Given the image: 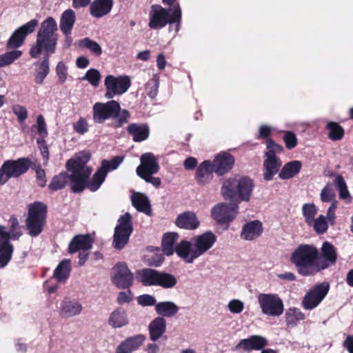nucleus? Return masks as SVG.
<instances>
[{
    "mask_svg": "<svg viewBox=\"0 0 353 353\" xmlns=\"http://www.w3.org/2000/svg\"><path fill=\"white\" fill-rule=\"evenodd\" d=\"M57 24L52 17L47 18L41 24L37 34L44 36L57 37L56 33Z\"/></svg>",
    "mask_w": 353,
    "mask_h": 353,
    "instance_id": "a19ab883",
    "label": "nucleus"
},
{
    "mask_svg": "<svg viewBox=\"0 0 353 353\" xmlns=\"http://www.w3.org/2000/svg\"><path fill=\"white\" fill-rule=\"evenodd\" d=\"M133 299L132 293L130 290L121 292L117 296V302L119 304L130 303Z\"/></svg>",
    "mask_w": 353,
    "mask_h": 353,
    "instance_id": "338daca9",
    "label": "nucleus"
},
{
    "mask_svg": "<svg viewBox=\"0 0 353 353\" xmlns=\"http://www.w3.org/2000/svg\"><path fill=\"white\" fill-rule=\"evenodd\" d=\"M267 149L265 153L266 159L263 162V179L265 181H271L282 165V161L276 154L283 151V147L276 143L272 139H268Z\"/></svg>",
    "mask_w": 353,
    "mask_h": 353,
    "instance_id": "423d86ee",
    "label": "nucleus"
},
{
    "mask_svg": "<svg viewBox=\"0 0 353 353\" xmlns=\"http://www.w3.org/2000/svg\"><path fill=\"white\" fill-rule=\"evenodd\" d=\"M145 339V338L143 334L130 336L118 345L116 353H132L141 346Z\"/></svg>",
    "mask_w": 353,
    "mask_h": 353,
    "instance_id": "a878e982",
    "label": "nucleus"
},
{
    "mask_svg": "<svg viewBox=\"0 0 353 353\" xmlns=\"http://www.w3.org/2000/svg\"><path fill=\"white\" fill-rule=\"evenodd\" d=\"M329 285L322 283L314 286L304 296L302 305L305 310H311L316 307L326 296Z\"/></svg>",
    "mask_w": 353,
    "mask_h": 353,
    "instance_id": "ddd939ff",
    "label": "nucleus"
},
{
    "mask_svg": "<svg viewBox=\"0 0 353 353\" xmlns=\"http://www.w3.org/2000/svg\"><path fill=\"white\" fill-rule=\"evenodd\" d=\"M234 164V158L227 152L216 154L212 163L214 172L218 175H223L228 172Z\"/></svg>",
    "mask_w": 353,
    "mask_h": 353,
    "instance_id": "6ab92c4d",
    "label": "nucleus"
},
{
    "mask_svg": "<svg viewBox=\"0 0 353 353\" xmlns=\"http://www.w3.org/2000/svg\"><path fill=\"white\" fill-rule=\"evenodd\" d=\"M166 328L165 320L159 316L155 318L149 325L150 339L155 341L165 332Z\"/></svg>",
    "mask_w": 353,
    "mask_h": 353,
    "instance_id": "7c9ffc66",
    "label": "nucleus"
},
{
    "mask_svg": "<svg viewBox=\"0 0 353 353\" xmlns=\"http://www.w3.org/2000/svg\"><path fill=\"white\" fill-rule=\"evenodd\" d=\"M79 46L81 47L88 49L92 53L96 56H100L102 53L101 46L94 41L89 38H85L80 41Z\"/></svg>",
    "mask_w": 353,
    "mask_h": 353,
    "instance_id": "3c124183",
    "label": "nucleus"
},
{
    "mask_svg": "<svg viewBox=\"0 0 353 353\" xmlns=\"http://www.w3.org/2000/svg\"><path fill=\"white\" fill-rule=\"evenodd\" d=\"M179 238L176 232H168L165 234L162 239V249L165 254L170 256L175 251L174 245Z\"/></svg>",
    "mask_w": 353,
    "mask_h": 353,
    "instance_id": "58836bf2",
    "label": "nucleus"
},
{
    "mask_svg": "<svg viewBox=\"0 0 353 353\" xmlns=\"http://www.w3.org/2000/svg\"><path fill=\"white\" fill-rule=\"evenodd\" d=\"M37 128L39 134L41 136L40 139L45 138L48 136L47 125L42 115H39L37 118Z\"/></svg>",
    "mask_w": 353,
    "mask_h": 353,
    "instance_id": "052dcab7",
    "label": "nucleus"
},
{
    "mask_svg": "<svg viewBox=\"0 0 353 353\" xmlns=\"http://www.w3.org/2000/svg\"><path fill=\"white\" fill-rule=\"evenodd\" d=\"M104 84L106 88L105 97L110 99L116 95L126 92L130 87L131 81L128 76L114 77L110 74L105 77Z\"/></svg>",
    "mask_w": 353,
    "mask_h": 353,
    "instance_id": "9b49d317",
    "label": "nucleus"
},
{
    "mask_svg": "<svg viewBox=\"0 0 353 353\" xmlns=\"http://www.w3.org/2000/svg\"><path fill=\"white\" fill-rule=\"evenodd\" d=\"M12 110L17 117L19 122H23L28 118V111L24 106L21 105H14L12 107Z\"/></svg>",
    "mask_w": 353,
    "mask_h": 353,
    "instance_id": "bf43d9fd",
    "label": "nucleus"
},
{
    "mask_svg": "<svg viewBox=\"0 0 353 353\" xmlns=\"http://www.w3.org/2000/svg\"><path fill=\"white\" fill-rule=\"evenodd\" d=\"M318 211V208L313 203H305L302 207L303 215L305 218V223L309 225L314 220Z\"/></svg>",
    "mask_w": 353,
    "mask_h": 353,
    "instance_id": "8fccbe9b",
    "label": "nucleus"
},
{
    "mask_svg": "<svg viewBox=\"0 0 353 353\" xmlns=\"http://www.w3.org/2000/svg\"><path fill=\"white\" fill-rule=\"evenodd\" d=\"M213 167L212 162L205 160L199 164L195 174L196 183L201 185L208 184L213 179Z\"/></svg>",
    "mask_w": 353,
    "mask_h": 353,
    "instance_id": "393cba45",
    "label": "nucleus"
},
{
    "mask_svg": "<svg viewBox=\"0 0 353 353\" xmlns=\"http://www.w3.org/2000/svg\"><path fill=\"white\" fill-rule=\"evenodd\" d=\"M128 132L136 142L145 140L149 136V128L145 124L131 123L128 126Z\"/></svg>",
    "mask_w": 353,
    "mask_h": 353,
    "instance_id": "473e14b6",
    "label": "nucleus"
},
{
    "mask_svg": "<svg viewBox=\"0 0 353 353\" xmlns=\"http://www.w3.org/2000/svg\"><path fill=\"white\" fill-rule=\"evenodd\" d=\"M285 318L288 325L294 327L299 321L304 319L305 315L299 309L290 307L285 312Z\"/></svg>",
    "mask_w": 353,
    "mask_h": 353,
    "instance_id": "a18cd8bd",
    "label": "nucleus"
},
{
    "mask_svg": "<svg viewBox=\"0 0 353 353\" xmlns=\"http://www.w3.org/2000/svg\"><path fill=\"white\" fill-rule=\"evenodd\" d=\"M112 5V0H95L90 5V14L96 18L102 17L110 12Z\"/></svg>",
    "mask_w": 353,
    "mask_h": 353,
    "instance_id": "c85d7f7f",
    "label": "nucleus"
},
{
    "mask_svg": "<svg viewBox=\"0 0 353 353\" xmlns=\"http://www.w3.org/2000/svg\"><path fill=\"white\" fill-rule=\"evenodd\" d=\"M92 243L90 235H77L70 243L69 252L74 253L79 250L88 251L92 248Z\"/></svg>",
    "mask_w": 353,
    "mask_h": 353,
    "instance_id": "cd10ccee",
    "label": "nucleus"
},
{
    "mask_svg": "<svg viewBox=\"0 0 353 353\" xmlns=\"http://www.w3.org/2000/svg\"><path fill=\"white\" fill-rule=\"evenodd\" d=\"M157 286L163 288H172L176 284V279L172 274L159 272Z\"/></svg>",
    "mask_w": 353,
    "mask_h": 353,
    "instance_id": "09e8293b",
    "label": "nucleus"
},
{
    "mask_svg": "<svg viewBox=\"0 0 353 353\" xmlns=\"http://www.w3.org/2000/svg\"><path fill=\"white\" fill-rule=\"evenodd\" d=\"M216 236L211 232H206L192 239L198 257L208 252L216 242Z\"/></svg>",
    "mask_w": 353,
    "mask_h": 353,
    "instance_id": "412c9836",
    "label": "nucleus"
},
{
    "mask_svg": "<svg viewBox=\"0 0 353 353\" xmlns=\"http://www.w3.org/2000/svg\"><path fill=\"white\" fill-rule=\"evenodd\" d=\"M93 120L97 123H102L105 120L115 117L121 110L120 105L116 101L106 103H96L92 108Z\"/></svg>",
    "mask_w": 353,
    "mask_h": 353,
    "instance_id": "f8f14e48",
    "label": "nucleus"
},
{
    "mask_svg": "<svg viewBox=\"0 0 353 353\" xmlns=\"http://www.w3.org/2000/svg\"><path fill=\"white\" fill-rule=\"evenodd\" d=\"M9 223L11 225V230L9 232L11 238L14 240L18 239L21 235V233L19 230L17 219L16 218L11 217L9 220Z\"/></svg>",
    "mask_w": 353,
    "mask_h": 353,
    "instance_id": "680f3d73",
    "label": "nucleus"
},
{
    "mask_svg": "<svg viewBox=\"0 0 353 353\" xmlns=\"http://www.w3.org/2000/svg\"><path fill=\"white\" fill-rule=\"evenodd\" d=\"M22 55V51L14 50L8 51L0 54V68H3L13 63L16 60L19 59Z\"/></svg>",
    "mask_w": 353,
    "mask_h": 353,
    "instance_id": "49530a36",
    "label": "nucleus"
},
{
    "mask_svg": "<svg viewBox=\"0 0 353 353\" xmlns=\"http://www.w3.org/2000/svg\"><path fill=\"white\" fill-rule=\"evenodd\" d=\"M253 188V182L248 177L229 178L223 182L221 193L225 199L239 204L250 201Z\"/></svg>",
    "mask_w": 353,
    "mask_h": 353,
    "instance_id": "7ed1b4c3",
    "label": "nucleus"
},
{
    "mask_svg": "<svg viewBox=\"0 0 353 353\" xmlns=\"http://www.w3.org/2000/svg\"><path fill=\"white\" fill-rule=\"evenodd\" d=\"M138 303L142 306H152L156 305V299L150 294H143L138 297Z\"/></svg>",
    "mask_w": 353,
    "mask_h": 353,
    "instance_id": "69168bd1",
    "label": "nucleus"
},
{
    "mask_svg": "<svg viewBox=\"0 0 353 353\" xmlns=\"http://www.w3.org/2000/svg\"><path fill=\"white\" fill-rule=\"evenodd\" d=\"M328 137L332 141L341 140L344 136L343 128L336 122H328L327 124Z\"/></svg>",
    "mask_w": 353,
    "mask_h": 353,
    "instance_id": "de8ad7c7",
    "label": "nucleus"
},
{
    "mask_svg": "<svg viewBox=\"0 0 353 353\" xmlns=\"http://www.w3.org/2000/svg\"><path fill=\"white\" fill-rule=\"evenodd\" d=\"M30 163L26 158L6 161L0 168V185L5 184L10 178L18 177L26 172Z\"/></svg>",
    "mask_w": 353,
    "mask_h": 353,
    "instance_id": "6e6552de",
    "label": "nucleus"
},
{
    "mask_svg": "<svg viewBox=\"0 0 353 353\" xmlns=\"http://www.w3.org/2000/svg\"><path fill=\"white\" fill-rule=\"evenodd\" d=\"M309 226H312L314 230L319 234H324L328 228L326 218L323 215H320L317 219H314Z\"/></svg>",
    "mask_w": 353,
    "mask_h": 353,
    "instance_id": "603ef678",
    "label": "nucleus"
},
{
    "mask_svg": "<svg viewBox=\"0 0 353 353\" xmlns=\"http://www.w3.org/2000/svg\"><path fill=\"white\" fill-rule=\"evenodd\" d=\"M74 130L79 134H84L88 131V125L86 120L83 118H80L74 124Z\"/></svg>",
    "mask_w": 353,
    "mask_h": 353,
    "instance_id": "e2e57ef3",
    "label": "nucleus"
},
{
    "mask_svg": "<svg viewBox=\"0 0 353 353\" xmlns=\"http://www.w3.org/2000/svg\"><path fill=\"white\" fill-rule=\"evenodd\" d=\"M132 203L139 212L149 215L151 213V208L148 197L142 193H134L132 195Z\"/></svg>",
    "mask_w": 353,
    "mask_h": 353,
    "instance_id": "c9c22d12",
    "label": "nucleus"
},
{
    "mask_svg": "<svg viewBox=\"0 0 353 353\" xmlns=\"http://www.w3.org/2000/svg\"><path fill=\"white\" fill-rule=\"evenodd\" d=\"M50 72L49 57L47 55L35 70V81L41 85Z\"/></svg>",
    "mask_w": 353,
    "mask_h": 353,
    "instance_id": "37998d69",
    "label": "nucleus"
},
{
    "mask_svg": "<svg viewBox=\"0 0 353 353\" xmlns=\"http://www.w3.org/2000/svg\"><path fill=\"white\" fill-rule=\"evenodd\" d=\"M179 307L172 301L159 302L155 305L156 312L163 316L172 317L179 312Z\"/></svg>",
    "mask_w": 353,
    "mask_h": 353,
    "instance_id": "4c0bfd02",
    "label": "nucleus"
},
{
    "mask_svg": "<svg viewBox=\"0 0 353 353\" xmlns=\"http://www.w3.org/2000/svg\"><path fill=\"white\" fill-rule=\"evenodd\" d=\"M177 227L185 230H195L199 225L196 214L192 212H185L180 214L175 221Z\"/></svg>",
    "mask_w": 353,
    "mask_h": 353,
    "instance_id": "bb28decb",
    "label": "nucleus"
},
{
    "mask_svg": "<svg viewBox=\"0 0 353 353\" xmlns=\"http://www.w3.org/2000/svg\"><path fill=\"white\" fill-rule=\"evenodd\" d=\"M141 165L137 168L139 176L144 174H156L159 169L157 159L152 153H145L141 157Z\"/></svg>",
    "mask_w": 353,
    "mask_h": 353,
    "instance_id": "aec40b11",
    "label": "nucleus"
},
{
    "mask_svg": "<svg viewBox=\"0 0 353 353\" xmlns=\"http://www.w3.org/2000/svg\"><path fill=\"white\" fill-rule=\"evenodd\" d=\"M90 159V154L88 152L82 151L77 153L72 159L66 163L70 175L65 173H61L55 176L49 185L52 190H58L65 187L68 179H70V188L74 192H80L87 187L88 179L92 173V168L87 165Z\"/></svg>",
    "mask_w": 353,
    "mask_h": 353,
    "instance_id": "f257e3e1",
    "label": "nucleus"
},
{
    "mask_svg": "<svg viewBox=\"0 0 353 353\" xmlns=\"http://www.w3.org/2000/svg\"><path fill=\"white\" fill-rule=\"evenodd\" d=\"M283 140L288 149L294 148L297 144V139L295 134L289 131L285 132Z\"/></svg>",
    "mask_w": 353,
    "mask_h": 353,
    "instance_id": "0e129e2a",
    "label": "nucleus"
},
{
    "mask_svg": "<svg viewBox=\"0 0 353 353\" xmlns=\"http://www.w3.org/2000/svg\"><path fill=\"white\" fill-rule=\"evenodd\" d=\"M335 198V194L332 189V186L331 184H327L324 188L322 190L321 193V199L323 202H330L334 201Z\"/></svg>",
    "mask_w": 353,
    "mask_h": 353,
    "instance_id": "4d7b16f0",
    "label": "nucleus"
},
{
    "mask_svg": "<svg viewBox=\"0 0 353 353\" xmlns=\"http://www.w3.org/2000/svg\"><path fill=\"white\" fill-rule=\"evenodd\" d=\"M132 216L126 212L118 219V224L114 228L112 245L117 250L123 249L129 241L133 231Z\"/></svg>",
    "mask_w": 353,
    "mask_h": 353,
    "instance_id": "0eeeda50",
    "label": "nucleus"
},
{
    "mask_svg": "<svg viewBox=\"0 0 353 353\" xmlns=\"http://www.w3.org/2000/svg\"><path fill=\"white\" fill-rule=\"evenodd\" d=\"M159 84V78L155 75L145 84V92L151 99H154L157 95Z\"/></svg>",
    "mask_w": 353,
    "mask_h": 353,
    "instance_id": "864d4df0",
    "label": "nucleus"
},
{
    "mask_svg": "<svg viewBox=\"0 0 353 353\" xmlns=\"http://www.w3.org/2000/svg\"><path fill=\"white\" fill-rule=\"evenodd\" d=\"M37 25L38 21L37 19H32L19 28L9 39L7 48H17L19 47L23 43L26 37L29 33L33 32Z\"/></svg>",
    "mask_w": 353,
    "mask_h": 353,
    "instance_id": "f3484780",
    "label": "nucleus"
},
{
    "mask_svg": "<svg viewBox=\"0 0 353 353\" xmlns=\"http://www.w3.org/2000/svg\"><path fill=\"white\" fill-rule=\"evenodd\" d=\"M334 183L338 188L339 198L342 200H346L347 203H350L352 200L351 195L343 177L337 174L334 179Z\"/></svg>",
    "mask_w": 353,
    "mask_h": 353,
    "instance_id": "c03bdc74",
    "label": "nucleus"
},
{
    "mask_svg": "<svg viewBox=\"0 0 353 353\" xmlns=\"http://www.w3.org/2000/svg\"><path fill=\"white\" fill-rule=\"evenodd\" d=\"M175 252L187 263H192L196 259L199 258L194 243L188 241L183 240L177 244Z\"/></svg>",
    "mask_w": 353,
    "mask_h": 353,
    "instance_id": "5701e85b",
    "label": "nucleus"
},
{
    "mask_svg": "<svg viewBox=\"0 0 353 353\" xmlns=\"http://www.w3.org/2000/svg\"><path fill=\"white\" fill-rule=\"evenodd\" d=\"M58 37L39 35L37 37V41L30 50V54L32 58H37L42 51L46 54L55 52Z\"/></svg>",
    "mask_w": 353,
    "mask_h": 353,
    "instance_id": "2eb2a0df",
    "label": "nucleus"
},
{
    "mask_svg": "<svg viewBox=\"0 0 353 353\" xmlns=\"http://www.w3.org/2000/svg\"><path fill=\"white\" fill-rule=\"evenodd\" d=\"M158 275L157 270L150 268L142 269L138 272L139 280L145 286H157Z\"/></svg>",
    "mask_w": 353,
    "mask_h": 353,
    "instance_id": "e433bc0d",
    "label": "nucleus"
},
{
    "mask_svg": "<svg viewBox=\"0 0 353 353\" xmlns=\"http://www.w3.org/2000/svg\"><path fill=\"white\" fill-rule=\"evenodd\" d=\"M108 323L114 328L127 325L129 323L127 312L121 307L117 308L110 314Z\"/></svg>",
    "mask_w": 353,
    "mask_h": 353,
    "instance_id": "c756f323",
    "label": "nucleus"
},
{
    "mask_svg": "<svg viewBox=\"0 0 353 353\" xmlns=\"http://www.w3.org/2000/svg\"><path fill=\"white\" fill-rule=\"evenodd\" d=\"M263 232L261 221L254 220L243 225L241 232V238L245 241H252L260 237Z\"/></svg>",
    "mask_w": 353,
    "mask_h": 353,
    "instance_id": "b1692460",
    "label": "nucleus"
},
{
    "mask_svg": "<svg viewBox=\"0 0 353 353\" xmlns=\"http://www.w3.org/2000/svg\"><path fill=\"white\" fill-rule=\"evenodd\" d=\"M70 273V261L63 260L54 272V276L59 282L64 283L68 278Z\"/></svg>",
    "mask_w": 353,
    "mask_h": 353,
    "instance_id": "ea45409f",
    "label": "nucleus"
},
{
    "mask_svg": "<svg viewBox=\"0 0 353 353\" xmlns=\"http://www.w3.org/2000/svg\"><path fill=\"white\" fill-rule=\"evenodd\" d=\"M258 302L263 314L270 316H280L284 311L282 299L276 294H260Z\"/></svg>",
    "mask_w": 353,
    "mask_h": 353,
    "instance_id": "1a4fd4ad",
    "label": "nucleus"
},
{
    "mask_svg": "<svg viewBox=\"0 0 353 353\" xmlns=\"http://www.w3.org/2000/svg\"><path fill=\"white\" fill-rule=\"evenodd\" d=\"M82 80H86L94 87H97L101 80V74L99 70L91 68L86 72Z\"/></svg>",
    "mask_w": 353,
    "mask_h": 353,
    "instance_id": "5fc2aeb1",
    "label": "nucleus"
},
{
    "mask_svg": "<svg viewBox=\"0 0 353 353\" xmlns=\"http://www.w3.org/2000/svg\"><path fill=\"white\" fill-rule=\"evenodd\" d=\"M56 73L59 77V80L61 83H64L68 78V67L63 61H59L56 67Z\"/></svg>",
    "mask_w": 353,
    "mask_h": 353,
    "instance_id": "13d9d810",
    "label": "nucleus"
},
{
    "mask_svg": "<svg viewBox=\"0 0 353 353\" xmlns=\"http://www.w3.org/2000/svg\"><path fill=\"white\" fill-rule=\"evenodd\" d=\"M75 20V13L72 10L68 9L62 13L59 27L63 34H71Z\"/></svg>",
    "mask_w": 353,
    "mask_h": 353,
    "instance_id": "f704fd0d",
    "label": "nucleus"
},
{
    "mask_svg": "<svg viewBox=\"0 0 353 353\" xmlns=\"http://www.w3.org/2000/svg\"><path fill=\"white\" fill-rule=\"evenodd\" d=\"M302 168V163L299 161H292L285 163L281 170L279 177L281 179H290L296 176Z\"/></svg>",
    "mask_w": 353,
    "mask_h": 353,
    "instance_id": "72a5a7b5",
    "label": "nucleus"
},
{
    "mask_svg": "<svg viewBox=\"0 0 353 353\" xmlns=\"http://www.w3.org/2000/svg\"><path fill=\"white\" fill-rule=\"evenodd\" d=\"M238 213L239 205L235 202L230 205L224 203H218L211 210L212 218L219 223L231 222Z\"/></svg>",
    "mask_w": 353,
    "mask_h": 353,
    "instance_id": "4468645a",
    "label": "nucleus"
},
{
    "mask_svg": "<svg viewBox=\"0 0 353 353\" xmlns=\"http://www.w3.org/2000/svg\"><path fill=\"white\" fill-rule=\"evenodd\" d=\"M112 281L119 288H128L133 283L134 275L125 263H120L113 268Z\"/></svg>",
    "mask_w": 353,
    "mask_h": 353,
    "instance_id": "dca6fc26",
    "label": "nucleus"
},
{
    "mask_svg": "<svg viewBox=\"0 0 353 353\" xmlns=\"http://www.w3.org/2000/svg\"><path fill=\"white\" fill-rule=\"evenodd\" d=\"M321 252L323 258L325 259V263L324 265L327 266L333 265L336 261V252L335 248L329 242H324L321 248Z\"/></svg>",
    "mask_w": 353,
    "mask_h": 353,
    "instance_id": "79ce46f5",
    "label": "nucleus"
},
{
    "mask_svg": "<svg viewBox=\"0 0 353 353\" xmlns=\"http://www.w3.org/2000/svg\"><path fill=\"white\" fill-rule=\"evenodd\" d=\"M10 238L6 228L0 225V268H4L12 258L13 247L10 243Z\"/></svg>",
    "mask_w": 353,
    "mask_h": 353,
    "instance_id": "a211bd4d",
    "label": "nucleus"
},
{
    "mask_svg": "<svg viewBox=\"0 0 353 353\" xmlns=\"http://www.w3.org/2000/svg\"><path fill=\"white\" fill-rule=\"evenodd\" d=\"M181 12L179 6L170 8L169 11L159 5H153L150 12L149 27L152 29H159L168 23H179Z\"/></svg>",
    "mask_w": 353,
    "mask_h": 353,
    "instance_id": "20e7f679",
    "label": "nucleus"
},
{
    "mask_svg": "<svg viewBox=\"0 0 353 353\" xmlns=\"http://www.w3.org/2000/svg\"><path fill=\"white\" fill-rule=\"evenodd\" d=\"M37 142L38 146L40 149L41 154L43 158L44 159V160L46 161H47L48 159L49 152H48V148L47 144L44 140V138L38 139L37 140Z\"/></svg>",
    "mask_w": 353,
    "mask_h": 353,
    "instance_id": "774afa93",
    "label": "nucleus"
},
{
    "mask_svg": "<svg viewBox=\"0 0 353 353\" xmlns=\"http://www.w3.org/2000/svg\"><path fill=\"white\" fill-rule=\"evenodd\" d=\"M318 255V250L314 246L301 245L292 253L291 261L301 274L310 276L327 268V265L321 267L317 265Z\"/></svg>",
    "mask_w": 353,
    "mask_h": 353,
    "instance_id": "f03ea898",
    "label": "nucleus"
},
{
    "mask_svg": "<svg viewBox=\"0 0 353 353\" xmlns=\"http://www.w3.org/2000/svg\"><path fill=\"white\" fill-rule=\"evenodd\" d=\"M46 213L47 206L41 202L36 201L28 205L26 228L30 236L41 234L46 224Z\"/></svg>",
    "mask_w": 353,
    "mask_h": 353,
    "instance_id": "39448f33",
    "label": "nucleus"
},
{
    "mask_svg": "<svg viewBox=\"0 0 353 353\" xmlns=\"http://www.w3.org/2000/svg\"><path fill=\"white\" fill-rule=\"evenodd\" d=\"M82 304L74 299L65 297L60 303L59 313L64 318H72L81 313Z\"/></svg>",
    "mask_w": 353,
    "mask_h": 353,
    "instance_id": "4be33fe9",
    "label": "nucleus"
},
{
    "mask_svg": "<svg viewBox=\"0 0 353 353\" xmlns=\"http://www.w3.org/2000/svg\"><path fill=\"white\" fill-rule=\"evenodd\" d=\"M266 344L267 340L264 337L261 336L254 335L248 339L241 340L239 344V346L246 350H259L263 349L266 345Z\"/></svg>",
    "mask_w": 353,
    "mask_h": 353,
    "instance_id": "2f4dec72",
    "label": "nucleus"
},
{
    "mask_svg": "<svg viewBox=\"0 0 353 353\" xmlns=\"http://www.w3.org/2000/svg\"><path fill=\"white\" fill-rule=\"evenodd\" d=\"M228 308L232 314H238L243 310L244 303L239 299H234L228 302Z\"/></svg>",
    "mask_w": 353,
    "mask_h": 353,
    "instance_id": "6e6d98bb",
    "label": "nucleus"
},
{
    "mask_svg": "<svg viewBox=\"0 0 353 353\" xmlns=\"http://www.w3.org/2000/svg\"><path fill=\"white\" fill-rule=\"evenodd\" d=\"M123 158L115 157L111 160H103L101 166L97 170L93 175L91 181L87 183V188L92 192L97 191L105 181L107 174L116 170L122 163Z\"/></svg>",
    "mask_w": 353,
    "mask_h": 353,
    "instance_id": "9d476101",
    "label": "nucleus"
}]
</instances>
